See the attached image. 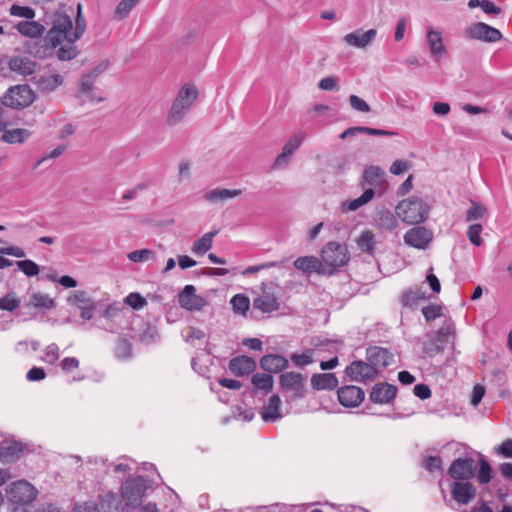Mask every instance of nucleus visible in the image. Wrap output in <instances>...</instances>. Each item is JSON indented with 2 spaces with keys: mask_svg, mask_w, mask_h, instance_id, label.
I'll list each match as a JSON object with an SVG mask.
<instances>
[{
  "mask_svg": "<svg viewBox=\"0 0 512 512\" xmlns=\"http://www.w3.org/2000/svg\"><path fill=\"white\" fill-rule=\"evenodd\" d=\"M197 97V88L194 85L185 84L178 92V95L174 101L184 102V104H187L191 108L193 103L196 101Z\"/></svg>",
  "mask_w": 512,
  "mask_h": 512,
  "instance_id": "obj_40",
  "label": "nucleus"
},
{
  "mask_svg": "<svg viewBox=\"0 0 512 512\" xmlns=\"http://www.w3.org/2000/svg\"><path fill=\"white\" fill-rule=\"evenodd\" d=\"M376 34L377 31L375 29H370L366 32H362V30H356L352 33L345 35L344 41L348 45L357 48H365L370 42L374 40Z\"/></svg>",
  "mask_w": 512,
  "mask_h": 512,
  "instance_id": "obj_23",
  "label": "nucleus"
},
{
  "mask_svg": "<svg viewBox=\"0 0 512 512\" xmlns=\"http://www.w3.org/2000/svg\"><path fill=\"white\" fill-rule=\"evenodd\" d=\"M151 487V480L146 476L129 477L121 487V496L126 505L136 508L141 505L146 491Z\"/></svg>",
  "mask_w": 512,
  "mask_h": 512,
  "instance_id": "obj_5",
  "label": "nucleus"
},
{
  "mask_svg": "<svg viewBox=\"0 0 512 512\" xmlns=\"http://www.w3.org/2000/svg\"><path fill=\"white\" fill-rule=\"evenodd\" d=\"M252 384L266 393L272 391L274 385L273 376L269 373H255L251 378Z\"/></svg>",
  "mask_w": 512,
  "mask_h": 512,
  "instance_id": "obj_41",
  "label": "nucleus"
},
{
  "mask_svg": "<svg viewBox=\"0 0 512 512\" xmlns=\"http://www.w3.org/2000/svg\"><path fill=\"white\" fill-rule=\"evenodd\" d=\"M396 211L405 223L419 224L428 218L430 206L419 197H410L399 202Z\"/></svg>",
  "mask_w": 512,
  "mask_h": 512,
  "instance_id": "obj_3",
  "label": "nucleus"
},
{
  "mask_svg": "<svg viewBox=\"0 0 512 512\" xmlns=\"http://www.w3.org/2000/svg\"><path fill=\"white\" fill-rule=\"evenodd\" d=\"M427 41L431 55L438 60L439 55L446 53V48L443 44L442 34L439 31L429 30L427 34Z\"/></svg>",
  "mask_w": 512,
  "mask_h": 512,
  "instance_id": "obj_30",
  "label": "nucleus"
},
{
  "mask_svg": "<svg viewBox=\"0 0 512 512\" xmlns=\"http://www.w3.org/2000/svg\"><path fill=\"white\" fill-rule=\"evenodd\" d=\"M306 381V376L298 372H285L279 376L282 391H292L298 384Z\"/></svg>",
  "mask_w": 512,
  "mask_h": 512,
  "instance_id": "obj_31",
  "label": "nucleus"
},
{
  "mask_svg": "<svg viewBox=\"0 0 512 512\" xmlns=\"http://www.w3.org/2000/svg\"><path fill=\"white\" fill-rule=\"evenodd\" d=\"M433 240L431 230L417 226L408 230L404 235V242L411 247L425 250Z\"/></svg>",
  "mask_w": 512,
  "mask_h": 512,
  "instance_id": "obj_13",
  "label": "nucleus"
},
{
  "mask_svg": "<svg viewBox=\"0 0 512 512\" xmlns=\"http://www.w3.org/2000/svg\"><path fill=\"white\" fill-rule=\"evenodd\" d=\"M469 38L481 40L487 43H494L502 39V33L486 23L477 22L466 29Z\"/></svg>",
  "mask_w": 512,
  "mask_h": 512,
  "instance_id": "obj_10",
  "label": "nucleus"
},
{
  "mask_svg": "<svg viewBox=\"0 0 512 512\" xmlns=\"http://www.w3.org/2000/svg\"><path fill=\"white\" fill-rule=\"evenodd\" d=\"M68 302L72 305H78L80 304H89L92 302V300L88 297V294L85 291L78 290L74 291L71 296L68 298Z\"/></svg>",
  "mask_w": 512,
  "mask_h": 512,
  "instance_id": "obj_60",
  "label": "nucleus"
},
{
  "mask_svg": "<svg viewBox=\"0 0 512 512\" xmlns=\"http://www.w3.org/2000/svg\"><path fill=\"white\" fill-rule=\"evenodd\" d=\"M9 12L12 16L21 17L28 20H31L35 17V10L29 6L13 4L10 7Z\"/></svg>",
  "mask_w": 512,
  "mask_h": 512,
  "instance_id": "obj_53",
  "label": "nucleus"
},
{
  "mask_svg": "<svg viewBox=\"0 0 512 512\" xmlns=\"http://www.w3.org/2000/svg\"><path fill=\"white\" fill-rule=\"evenodd\" d=\"M178 303L187 311H201L209 302L201 295L196 294L195 286L189 284L178 294Z\"/></svg>",
  "mask_w": 512,
  "mask_h": 512,
  "instance_id": "obj_9",
  "label": "nucleus"
},
{
  "mask_svg": "<svg viewBox=\"0 0 512 512\" xmlns=\"http://www.w3.org/2000/svg\"><path fill=\"white\" fill-rule=\"evenodd\" d=\"M427 297L420 289H408L400 295V302L405 307H415L420 300H426Z\"/></svg>",
  "mask_w": 512,
  "mask_h": 512,
  "instance_id": "obj_39",
  "label": "nucleus"
},
{
  "mask_svg": "<svg viewBox=\"0 0 512 512\" xmlns=\"http://www.w3.org/2000/svg\"><path fill=\"white\" fill-rule=\"evenodd\" d=\"M357 246L369 255H373L376 248L375 235L370 230H364L357 239Z\"/></svg>",
  "mask_w": 512,
  "mask_h": 512,
  "instance_id": "obj_37",
  "label": "nucleus"
},
{
  "mask_svg": "<svg viewBox=\"0 0 512 512\" xmlns=\"http://www.w3.org/2000/svg\"><path fill=\"white\" fill-rule=\"evenodd\" d=\"M345 376L351 381L371 382L378 377V371L366 360H355L345 368Z\"/></svg>",
  "mask_w": 512,
  "mask_h": 512,
  "instance_id": "obj_8",
  "label": "nucleus"
},
{
  "mask_svg": "<svg viewBox=\"0 0 512 512\" xmlns=\"http://www.w3.org/2000/svg\"><path fill=\"white\" fill-rule=\"evenodd\" d=\"M242 191L240 189H221V188H216V189H213L211 191H208L204 198L206 201H209V202H212V203H215V202H218V201H225L229 198H234V197H237L239 195H241Z\"/></svg>",
  "mask_w": 512,
  "mask_h": 512,
  "instance_id": "obj_35",
  "label": "nucleus"
},
{
  "mask_svg": "<svg viewBox=\"0 0 512 512\" xmlns=\"http://www.w3.org/2000/svg\"><path fill=\"white\" fill-rule=\"evenodd\" d=\"M486 213V208L479 205L478 203L471 201V206L466 211V221L470 222L483 218Z\"/></svg>",
  "mask_w": 512,
  "mask_h": 512,
  "instance_id": "obj_57",
  "label": "nucleus"
},
{
  "mask_svg": "<svg viewBox=\"0 0 512 512\" xmlns=\"http://www.w3.org/2000/svg\"><path fill=\"white\" fill-rule=\"evenodd\" d=\"M397 392V386L387 382H379L372 387L369 400L375 404H391L395 400Z\"/></svg>",
  "mask_w": 512,
  "mask_h": 512,
  "instance_id": "obj_14",
  "label": "nucleus"
},
{
  "mask_svg": "<svg viewBox=\"0 0 512 512\" xmlns=\"http://www.w3.org/2000/svg\"><path fill=\"white\" fill-rule=\"evenodd\" d=\"M121 506V501L114 493H108L101 503V508L105 512H119Z\"/></svg>",
  "mask_w": 512,
  "mask_h": 512,
  "instance_id": "obj_50",
  "label": "nucleus"
},
{
  "mask_svg": "<svg viewBox=\"0 0 512 512\" xmlns=\"http://www.w3.org/2000/svg\"><path fill=\"white\" fill-rule=\"evenodd\" d=\"M24 445L18 441L2 442L0 444V461L10 462L20 458Z\"/></svg>",
  "mask_w": 512,
  "mask_h": 512,
  "instance_id": "obj_26",
  "label": "nucleus"
},
{
  "mask_svg": "<svg viewBox=\"0 0 512 512\" xmlns=\"http://www.w3.org/2000/svg\"><path fill=\"white\" fill-rule=\"evenodd\" d=\"M35 100V93L28 84L11 86L1 97V103L9 108L23 109Z\"/></svg>",
  "mask_w": 512,
  "mask_h": 512,
  "instance_id": "obj_7",
  "label": "nucleus"
},
{
  "mask_svg": "<svg viewBox=\"0 0 512 512\" xmlns=\"http://www.w3.org/2000/svg\"><path fill=\"white\" fill-rule=\"evenodd\" d=\"M292 362L299 367L309 365L313 362V349H306L303 353H293L290 356Z\"/></svg>",
  "mask_w": 512,
  "mask_h": 512,
  "instance_id": "obj_51",
  "label": "nucleus"
},
{
  "mask_svg": "<svg viewBox=\"0 0 512 512\" xmlns=\"http://www.w3.org/2000/svg\"><path fill=\"white\" fill-rule=\"evenodd\" d=\"M125 302L130 305L134 310L142 309L146 304V299L138 292L130 293L126 298Z\"/></svg>",
  "mask_w": 512,
  "mask_h": 512,
  "instance_id": "obj_58",
  "label": "nucleus"
},
{
  "mask_svg": "<svg viewBox=\"0 0 512 512\" xmlns=\"http://www.w3.org/2000/svg\"><path fill=\"white\" fill-rule=\"evenodd\" d=\"M132 355V345L131 343L122 337H119L116 342L115 347V356L118 359H127Z\"/></svg>",
  "mask_w": 512,
  "mask_h": 512,
  "instance_id": "obj_46",
  "label": "nucleus"
},
{
  "mask_svg": "<svg viewBox=\"0 0 512 512\" xmlns=\"http://www.w3.org/2000/svg\"><path fill=\"white\" fill-rule=\"evenodd\" d=\"M451 498L461 505H468L476 497V487L469 481H453L450 484Z\"/></svg>",
  "mask_w": 512,
  "mask_h": 512,
  "instance_id": "obj_16",
  "label": "nucleus"
},
{
  "mask_svg": "<svg viewBox=\"0 0 512 512\" xmlns=\"http://www.w3.org/2000/svg\"><path fill=\"white\" fill-rule=\"evenodd\" d=\"M482 229L483 227L480 223H475L470 225L467 230L468 239L472 244L478 247L481 246L483 243V240L481 238Z\"/></svg>",
  "mask_w": 512,
  "mask_h": 512,
  "instance_id": "obj_55",
  "label": "nucleus"
},
{
  "mask_svg": "<svg viewBox=\"0 0 512 512\" xmlns=\"http://www.w3.org/2000/svg\"><path fill=\"white\" fill-rule=\"evenodd\" d=\"M8 65L12 71L23 76L34 74L37 66L36 62L22 56H12L9 59Z\"/></svg>",
  "mask_w": 512,
  "mask_h": 512,
  "instance_id": "obj_24",
  "label": "nucleus"
},
{
  "mask_svg": "<svg viewBox=\"0 0 512 512\" xmlns=\"http://www.w3.org/2000/svg\"><path fill=\"white\" fill-rule=\"evenodd\" d=\"M479 459V469L477 473V480L480 484H488L492 479V467L489 461L480 453H478Z\"/></svg>",
  "mask_w": 512,
  "mask_h": 512,
  "instance_id": "obj_42",
  "label": "nucleus"
},
{
  "mask_svg": "<svg viewBox=\"0 0 512 512\" xmlns=\"http://www.w3.org/2000/svg\"><path fill=\"white\" fill-rule=\"evenodd\" d=\"M31 81L36 85L37 89L42 93H50L55 91L64 82L63 77L55 73L53 75L43 74L31 78Z\"/></svg>",
  "mask_w": 512,
  "mask_h": 512,
  "instance_id": "obj_20",
  "label": "nucleus"
},
{
  "mask_svg": "<svg viewBox=\"0 0 512 512\" xmlns=\"http://www.w3.org/2000/svg\"><path fill=\"white\" fill-rule=\"evenodd\" d=\"M311 387L313 390H334L339 381L334 373H315L311 377Z\"/></svg>",
  "mask_w": 512,
  "mask_h": 512,
  "instance_id": "obj_22",
  "label": "nucleus"
},
{
  "mask_svg": "<svg viewBox=\"0 0 512 512\" xmlns=\"http://www.w3.org/2000/svg\"><path fill=\"white\" fill-rule=\"evenodd\" d=\"M339 403L345 408L358 407L365 398V392L362 388L355 385H345L337 390Z\"/></svg>",
  "mask_w": 512,
  "mask_h": 512,
  "instance_id": "obj_12",
  "label": "nucleus"
},
{
  "mask_svg": "<svg viewBox=\"0 0 512 512\" xmlns=\"http://www.w3.org/2000/svg\"><path fill=\"white\" fill-rule=\"evenodd\" d=\"M75 42H67L66 45H63L55 50V54L60 61H69L75 59L79 54L77 47L74 45Z\"/></svg>",
  "mask_w": 512,
  "mask_h": 512,
  "instance_id": "obj_43",
  "label": "nucleus"
},
{
  "mask_svg": "<svg viewBox=\"0 0 512 512\" xmlns=\"http://www.w3.org/2000/svg\"><path fill=\"white\" fill-rule=\"evenodd\" d=\"M37 493L34 486L25 480L13 482L6 489L8 500L16 506L13 512H27L24 506L30 505L36 499Z\"/></svg>",
  "mask_w": 512,
  "mask_h": 512,
  "instance_id": "obj_4",
  "label": "nucleus"
},
{
  "mask_svg": "<svg viewBox=\"0 0 512 512\" xmlns=\"http://www.w3.org/2000/svg\"><path fill=\"white\" fill-rule=\"evenodd\" d=\"M68 10L73 12L72 7H68ZM51 24L52 26L44 38L26 43L27 53L39 59H46L55 54V49L64 41L61 36H65L63 34L65 29L71 27V15L66 6L55 11Z\"/></svg>",
  "mask_w": 512,
  "mask_h": 512,
  "instance_id": "obj_1",
  "label": "nucleus"
},
{
  "mask_svg": "<svg viewBox=\"0 0 512 512\" xmlns=\"http://www.w3.org/2000/svg\"><path fill=\"white\" fill-rule=\"evenodd\" d=\"M230 302L235 313L245 314L249 310L250 299L245 294L234 295Z\"/></svg>",
  "mask_w": 512,
  "mask_h": 512,
  "instance_id": "obj_45",
  "label": "nucleus"
},
{
  "mask_svg": "<svg viewBox=\"0 0 512 512\" xmlns=\"http://www.w3.org/2000/svg\"><path fill=\"white\" fill-rule=\"evenodd\" d=\"M349 103L353 109L360 112H369L371 110L370 106L357 95H351L349 97Z\"/></svg>",
  "mask_w": 512,
  "mask_h": 512,
  "instance_id": "obj_62",
  "label": "nucleus"
},
{
  "mask_svg": "<svg viewBox=\"0 0 512 512\" xmlns=\"http://www.w3.org/2000/svg\"><path fill=\"white\" fill-rule=\"evenodd\" d=\"M320 256L327 270H332V275L338 268L347 265L350 260L347 246L336 241L326 243L321 249Z\"/></svg>",
  "mask_w": 512,
  "mask_h": 512,
  "instance_id": "obj_6",
  "label": "nucleus"
},
{
  "mask_svg": "<svg viewBox=\"0 0 512 512\" xmlns=\"http://www.w3.org/2000/svg\"><path fill=\"white\" fill-rule=\"evenodd\" d=\"M259 366L269 374H277L289 367L288 360L280 354H265L259 360Z\"/></svg>",
  "mask_w": 512,
  "mask_h": 512,
  "instance_id": "obj_19",
  "label": "nucleus"
},
{
  "mask_svg": "<svg viewBox=\"0 0 512 512\" xmlns=\"http://www.w3.org/2000/svg\"><path fill=\"white\" fill-rule=\"evenodd\" d=\"M20 303V298L16 297L13 292L7 293L4 297L0 298V310L13 312L20 306Z\"/></svg>",
  "mask_w": 512,
  "mask_h": 512,
  "instance_id": "obj_47",
  "label": "nucleus"
},
{
  "mask_svg": "<svg viewBox=\"0 0 512 512\" xmlns=\"http://www.w3.org/2000/svg\"><path fill=\"white\" fill-rule=\"evenodd\" d=\"M138 2L139 0H121L115 8V18L118 20L126 18L129 12Z\"/></svg>",
  "mask_w": 512,
  "mask_h": 512,
  "instance_id": "obj_48",
  "label": "nucleus"
},
{
  "mask_svg": "<svg viewBox=\"0 0 512 512\" xmlns=\"http://www.w3.org/2000/svg\"><path fill=\"white\" fill-rule=\"evenodd\" d=\"M155 253L152 250L149 249H141V250H135L128 254V259L132 262H144L152 257H154Z\"/></svg>",
  "mask_w": 512,
  "mask_h": 512,
  "instance_id": "obj_59",
  "label": "nucleus"
},
{
  "mask_svg": "<svg viewBox=\"0 0 512 512\" xmlns=\"http://www.w3.org/2000/svg\"><path fill=\"white\" fill-rule=\"evenodd\" d=\"M15 264L18 266V269L28 277L36 276L40 272L38 264L30 259L15 261Z\"/></svg>",
  "mask_w": 512,
  "mask_h": 512,
  "instance_id": "obj_49",
  "label": "nucleus"
},
{
  "mask_svg": "<svg viewBox=\"0 0 512 512\" xmlns=\"http://www.w3.org/2000/svg\"><path fill=\"white\" fill-rule=\"evenodd\" d=\"M228 368L235 376L244 377L257 369V362L250 356L240 355L229 361Z\"/></svg>",
  "mask_w": 512,
  "mask_h": 512,
  "instance_id": "obj_18",
  "label": "nucleus"
},
{
  "mask_svg": "<svg viewBox=\"0 0 512 512\" xmlns=\"http://www.w3.org/2000/svg\"><path fill=\"white\" fill-rule=\"evenodd\" d=\"M294 267L304 273H317L319 275H332V270H327V267L320 259L315 256H302L298 257L294 263Z\"/></svg>",
  "mask_w": 512,
  "mask_h": 512,
  "instance_id": "obj_17",
  "label": "nucleus"
},
{
  "mask_svg": "<svg viewBox=\"0 0 512 512\" xmlns=\"http://www.w3.org/2000/svg\"><path fill=\"white\" fill-rule=\"evenodd\" d=\"M253 308L263 313H271L280 309L277 297L271 293L263 292L253 300Z\"/></svg>",
  "mask_w": 512,
  "mask_h": 512,
  "instance_id": "obj_25",
  "label": "nucleus"
},
{
  "mask_svg": "<svg viewBox=\"0 0 512 512\" xmlns=\"http://www.w3.org/2000/svg\"><path fill=\"white\" fill-rule=\"evenodd\" d=\"M86 30V19L82 13V5H77V13L75 16V28L73 29V22L71 21V27L65 29V36H61L63 40L67 42H76L79 40Z\"/></svg>",
  "mask_w": 512,
  "mask_h": 512,
  "instance_id": "obj_21",
  "label": "nucleus"
},
{
  "mask_svg": "<svg viewBox=\"0 0 512 512\" xmlns=\"http://www.w3.org/2000/svg\"><path fill=\"white\" fill-rule=\"evenodd\" d=\"M304 132H298L291 136L284 145L282 152L276 157L273 167L274 168H286L290 162V156L294 154L296 150L300 148L304 139Z\"/></svg>",
  "mask_w": 512,
  "mask_h": 512,
  "instance_id": "obj_15",
  "label": "nucleus"
},
{
  "mask_svg": "<svg viewBox=\"0 0 512 512\" xmlns=\"http://www.w3.org/2000/svg\"><path fill=\"white\" fill-rule=\"evenodd\" d=\"M495 453L504 456L505 458H512V439H507L500 445L494 448Z\"/></svg>",
  "mask_w": 512,
  "mask_h": 512,
  "instance_id": "obj_64",
  "label": "nucleus"
},
{
  "mask_svg": "<svg viewBox=\"0 0 512 512\" xmlns=\"http://www.w3.org/2000/svg\"><path fill=\"white\" fill-rule=\"evenodd\" d=\"M31 132L28 129H12L6 130L1 135V140L8 144H21L23 143L29 136Z\"/></svg>",
  "mask_w": 512,
  "mask_h": 512,
  "instance_id": "obj_36",
  "label": "nucleus"
},
{
  "mask_svg": "<svg viewBox=\"0 0 512 512\" xmlns=\"http://www.w3.org/2000/svg\"><path fill=\"white\" fill-rule=\"evenodd\" d=\"M455 330L454 323L451 320H446L444 324L439 328L437 334L434 337H438L439 340L448 337L453 334Z\"/></svg>",
  "mask_w": 512,
  "mask_h": 512,
  "instance_id": "obj_63",
  "label": "nucleus"
},
{
  "mask_svg": "<svg viewBox=\"0 0 512 512\" xmlns=\"http://www.w3.org/2000/svg\"><path fill=\"white\" fill-rule=\"evenodd\" d=\"M458 446L464 449V453L451 462L447 475L454 481H469L475 476L478 467L473 458L474 451L464 444Z\"/></svg>",
  "mask_w": 512,
  "mask_h": 512,
  "instance_id": "obj_2",
  "label": "nucleus"
},
{
  "mask_svg": "<svg viewBox=\"0 0 512 512\" xmlns=\"http://www.w3.org/2000/svg\"><path fill=\"white\" fill-rule=\"evenodd\" d=\"M374 196L375 190L372 187H369L365 189L362 195L358 198L342 203V209L344 211H356L363 205L370 202Z\"/></svg>",
  "mask_w": 512,
  "mask_h": 512,
  "instance_id": "obj_33",
  "label": "nucleus"
},
{
  "mask_svg": "<svg viewBox=\"0 0 512 512\" xmlns=\"http://www.w3.org/2000/svg\"><path fill=\"white\" fill-rule=\"evenodd\" d=\"M190 109L191 108L187 104H184V102L173 101L166 123L170 126L180 123Z\"/></svg>",
  "mask_w": 512,
  "mask_h": 512,
  "instance_id": "obj_32",
  "label": "nucleus"
},
{
  "mask_svg": "<svg viewBox=\"0 0 512 512\" xmlns=\"http://www.w3.org/2000/svg\"><path fill=\"white\" fill-rule=\"evenodd\" d=\"M375 220L379 227L388 231H392L398 226V220L395 215L389 209L384 207L376 212Z\"/></svg>",
  "mask_w": 512,
  "mask_h": 512,
  "instance_id": "obj_34",
  "label": "nucleus"
},
{
  "mask_svg": "<svg viewBox=\"0 0 512 512\" xmlns=\"http://www.w3.org/2000/svg\"><path fill=\"white\" fill-rule=\"evenodd\" d=\"M17 31L23 36L39 38L45 31V27L36 21H21L16 25Z\"/></svg>",
  "mask_w": 512,
  "mask_h": 512,
  "instance_id": "obj_29",
  "label": "nucleus"
},
{
  "mask_svg": "<svg viewBox=\"0 0 512 512\" xmlns=\"http://www.w3.org/2000/svg\"><path fill=\"white\" fill-rule=\"evenodd\" d=\"M219 233V230H213L205 233L201 238L193 243L192 250L194 253L203 255L211 249L213 238Z\"/></svg>",
  "mask_w": 512,
  "mask_h": 512,
  "instance_id": "obj_38",
  "label": "nucleus"
},
{
  "mask_svg": "<svg viewBox=\"0 0 512 512\" xmlns=\"http://www.w3.org/2000/svg\"><path fill=\"white\" fill-rule=\"evenodd\" d=\"M422 467L430 473H433L434 471H442V459L438 455L424 457L422 460Z\"/></svg>",
  "mask_w": 512,
  "mask_h": 512,
  "instance_id": "obj_56",
  "label": "nucleus"
},
{
  "mask_svg": "<svg viewBox=\"0 0 512 512\" xmlns=\"http://www.w3.org/2000/svg\"><path fill=\"white\" fill-rule=\"evenodd\" d=\"M30 305L36 308L52 309L55 307V302L46 294L34 293L30 297Z\"/></svg>",
  "mask_w": 512,
  "mask_h": 512,
  "instance_id": "obj_44",
  "label": "nucleus"
},
{
  "mask_svg": "<svg viewBox=\"0 0 512 512\" xmlns=\"http://www.w3.org/2000/svg\"><path fill=\"white\" fill-rule=\"evenodd\" d=\"M280 404V397L277 394L272 395L268 400V404L264 406L261 412L262 419L265 422H274L277 419L282 418V414L279 411Z\"/></svg>",
  "mask_w": 512,
  "mask_h": 512,
  "instance_id": "obj_28",
  "label": "nucleus"
},
{
  "mask_svg": "<svg viewBox=\"0 0 512 512\" xmlns=\"http://www.w3.org/2000/svg\"><path fill=\"white\" fill-rule=\"evenodd\" d=\"M413 393L421 400L429 399L432 395L430 387L424 383L416 384L413 388Z\"/></svg>",
  "mask_w": 512,
  "mask_h": 512,
  "instance_id": "obj_61",
  "label": "nucleus"
},
{
  "mask_svg": "<svg viewBox=\"0 0 512 512\" xmlns=\"http://www.w3.org/2000/svg\"><path fill=\"white\" fill-rule=\"evenodd\" d=\"M421 312L427 322H432L443 315L442 306L439 304L425 306L422 308Z\"/></svg>",
  "mask_w": 512,
  "mask_h": 512,
  "instance_id": "obj_52",
  "label": "nucleus"
},
{
  "mask_svg": "<svg viewBox=\"0 0 512 512\" xmlns=\"http://www.w3.org/2000/svg\"><path fill=\"white\" fill-rule=\"evenodd\" d=\"M366 360L374 370L385 369L394 362L393 353L380 346H369L366 348Z\"/></svg>",
  "mask_w": 512,
  "mask_h": 512,
  "instance_id": "obj_11",
  "label": "nucleus"
},
{
  "mask_svg": "<svg viewBox=\"0 0 512 512\" xmlns=\"http://www.w3.org/2000/svg\"><path fill=\"white\" fill-rule=\"evenodd\" d=\"M384 175V172L380 169L379 166H368L363 171L361 185L363 188L365 185L381 187L385 183Z\"/></svg>",
  "mask_w": 512,
  "mask_h": 512,
  "instance_id": "obj_27",
  "label": "nucleus"
},
{
  "mask_svg": "<svg viewBox=\"0 0 512 512\" xmlns=\"http://www.w3.org/2000/svg\"><path fill=\"white\" fill-rule=\"evenodd\" d=\"M444 349V340L434 337L428 343L424 344L423 352L429 357H433Z\"/></svg>",
  "mask_w": 512,
  "mask_h": 512,
  "instance_id": "obj_54",
  "label": "nucleus"
}]
</instances>
